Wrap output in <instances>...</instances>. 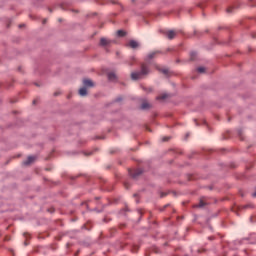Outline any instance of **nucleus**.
<instances>
[{
	"instance_id": "f257e3e1",
	"label": "nucleus",
	"mask_w": 256,
	"mask_h": 256,
	"mask_svg": "<svg viewBox=\"0 0 256 256\" xmlns=\"http://www.w3.org/2000/svg\"><path fill=\"white\" fill-rule=\"evenodd\" d=\"M149 73H151V70L149 69V65L142 63L140 65V71L131 73V79L132 81H139V79H143L144 77H147Z\"/></svg>"
},
{
	"instance_id": "f03ea898",
	"label": "nucleus",
	"mask_w": 256,
	"mask_h": 256,
	"mask_svg": "<svg viewBox=\"0 0 256 256\" xmlns=\"http://www.w3.org/2000/svg\"><path fill=\"white\" fill-rule=\"evenodd\" d=\"M128 173L132 179H138L140 175H143V169L141 168H136V169H129Z\"/></svg>"
},
{
	"instance_id": "7ed1b4c3",
	"label": "nucleus",
	"mask_w": 256,
	"mask_h": 256,
	"mask_svg": "<svg viewBox=\"0 0 256 256\" xmlns=\"http://www.w3.org/2000/svg\"><path fill=\"white\" fill-rule=\"evenodd\" d=\"M112 43H115V40L101 38L99 45L100 47H111Z\"/></svg>"
},
{
	"instance_id": "20e7f679",
	"label": "nucleus",
	"mask_w": 256,
	"mask_h": 256,
	"mask_svg": "<svg viewBox=\"0 0 256 256\" xmlns=\"http://www.w3.org/2000/svg\"><path fill=\"white\" fill-rule=\"evenodd\" d=\"M163 34L165 35V37H167V39H169L170 41L175 39V37H177V32H175L174 30H169L166 32H163Z\"/></svg>"
},
{
	"instance_id": "39448f33",
	"label": "nucleus",
	"mask_w": 256,
	"mask_h": 256,
	"mask_svg": "<svg viewBox=\"0 0 256 256\" xmlns=\"http://www.w3.org/2000/svg\"><path fill=\"white\" fill-rule=\"evenodd\" d=\"M83 86L87 89V87L88 88L95 87V83H93L91 79L85 78L83 79Z\"/></svg>"
},
{
	"instance_id": "423d86ee",
	"label": "nucleus",
	"mask_w": 256,
	"mask_h": 256,
	"mask_svg": "<svg viewBox=\"0 0 256 256\" xmlns=\"http://www.w3.org/2000/svg\"><path fill=\"white\" fill-rule=\"evenodd\" d=\"M128 47H130V49H139V42L135 40H130L128 43Z\"/></svg>"
},
{
	"instance_id": "0eeeda50",
	"label": "nucleus",
	"mask_w": 256,
	"mask_h": 256,
	"mask_svg": "<svg viewBox=\"0 0 256 256\" xmlns=\"http://www.w3.org/2000/svg\"><path fill=\"white\" fill-rule=\"evenodd\" d=\"M207 205V202H205V197L200 198V201L198 204H195L194 207L202 209V207H205Z\"/></svg>"
},
{
	"instance_id": "6e6552de",
	"label": "nucleus",
	"mask_w": 256,
	"mask_h": 256,
	"mask_svg": "<svg viewBox=\"0 0 256 256\" xmlns=\"http://www.w3.org/2000/svg\"><path fill=\"white\" fill-rule=\"evenodd\" d=\"M35 156H28L27 160L23 162V165H31V163L35 162Z\"/></svg>"
},
{
	"instance_id": "1a4fd4ad",
	"label": "nucleus",
	"mask_w": 256,
	"mask_h": 256,
	"mask_svg": "<svg viewBox=\"0 0 256 256\" xmlns=\"http://www.w3.org/2000/svg\"><path fill=\"white\" fill-rule=\"evenodd\" d=\"M108 80L110 81H116L117 80V74L115 72H109L107 74Z\"/></svg>"
},
{
	"instance_id": "9d476101",
	"label": "nucleus",
	"mask_w": 256,
	"mask_h": 256,
	"mask_svg": "<svg viewBox=\"0 0 256 256\" xmlns=\"http://www.w3.org/2000/svg\"><path fill=\"white\" fill-rule=\"evenodd\" d=\"M79 96L87 97V88L85 86L79 89Z\"/></svg>"
},
{
	"instance_id": "9b49d317",
	"label": "nucleus",
	"mask_w": 256,
	"mask_h": 256,
	"mask_svg": "<svg viewBox=\"0 0 256 256\" xmlns=\"http://www.w3.org/2000/svg\"><path fill=\"white\" fill-rule=\"evenodd\" d=\"M167 97H169V95L162 94L160 96H157L156 99H157V101H165V99H167Z\"/></svg>"
},
{
	"instance_id": "f8f14e48",
	"label": "nucleus",
	"mask_w": 256,
	"mask_h": 256,
	"mask_svg": "<svg viewBox=\"0 0 256 256\" xmlns=\"http://www.w3.org/2000/svg\"><path fill=\"white\" fill-rule=\"evenodd\" d=\"M151 107V105L147 102H143L141 105V109L145 110V109H149Z\"/></svg>"
},
{
	"instance_id": "ddd939ff",
	"label": "nucleus",
	"mask_w": 256,
	"mask_h": 256,
	"mask_svg": "<svg viewBox=\"0 0 256 256\" xmlns=\"http://www.w3.org/2000/svg\"><path fill=\"white\" fill-rule=\"evenodd\" d=\"M117 35L119 37H125V35H127V32H125L124 30H118L117 31Z\"/></svg>"
},
{
	"instance_id": "4468645a",
	"label": "nucleus",
	"mask_w": 256,
	"mask_h": 256,
	"mask_svg": "<svg viewBox=\"0 0 256 256\" xmlns=\"http://www.w3.org/2000/svg\"><path fill=\"white\" fill-rule=\"evenodd\" d=\"M190 59H191L192 61H195V59H197V52H191V53H190Z\"/></svg>"
},
{
	"instance_id": "2eb2a0df",
	"label": "nucleus",
	"mask_w": 256,
	"mask_h": 256,
	"mask_svg": "<svg viewBox=\"0 0 256 256\" xmlns=\"http://www.w3.org/2000/svg\"><path fill=\"white\" fill-rule=\"evenodd\" d=\"M157 53H159V52H152V53H150V54H148V59H155V56L157 55Z\"/></svg>"
},
{
	"instance_id": "dca6fc26",
	"label": "nucleus",
	"mask_w": 256,
	"mask_h": 256,
	"mask_svg": "<svg viewBox=\"0 0 256 256\" xmlns=\"http://www.w3.org/2000/svg\"><path fill=\"white\" fill-rule=\"evenodd\" d=\"M160 73H163V75H169V69H159Z\"/></svg>"
},
{
	"instance_id": "f3484780",
	"label": "nucleus",
	"mask_w": 256,
	"mask_h": 256,
	"mask_svg": "<svg viewBox=\"0 0 256 256\" xmlns=\"http://www.w3.org/2000/svg\"><path fill=\"white\" fill-rule=\"evenodd\" d=\"M235 9V7H233V6H230V7H228L227 9H226V12L227 13H233V10Z\"/></svg>"
},
{
	"instance_id": "a211bd4d",
	"label": "nucleus",
	"mask_w": 256,
	"mask_h": 256,
	"mask_svg": "<svg viewBox=\"0 0 256 256\" xmlns=\"http://www.w3.org/2000/svg\"><path fill=\"white\" fill-rule=\"evenodd\" d=\"M197 72L198 73H205V67H198Z\"/></svg>"
},
{
	"instance_id": "6ab92c4d",
	"label": "nucleus",
	"mask_w": 256,
	"mask_h": 256,
	"mask_svg": "<svg viewBox=\"0 0 256 256\" xmlns=\"http://www.w3.org/2000/svg\"><path fill=\"white\" fill-rule=\"evenodd\" d=\"M121 101H123V98L119 96L114 100V103H121Z\"/></svg>"
},
{
	"instance_id": "aec40b11",
	"label": "nucleus",
	"mask_w": 256,
	"mask_h": 256,
	"mask_svg": "<svg viewBox=\"0 0 256 256\" xmlns=\"http://www.w3.org/2000/svg\"><path fill=\"white\" fill-rule=\"evenodd\" d=\"M143 90L146 91L147 93H152L153 88H145V87H143Z\"/></svg>"
},
{
	"instance_id": "412c9836",
	"label": "nucleus",
	"mask_w": 256,
	"mask_h": 256,
	"mask_svg": "<svg viewBox=\"0 0 256 256\" xmlns=\"http://www.w3.org/2000/svg\"><path fill=\"white\" fill-rule=\"evenodd\" d=\"M124 187H125V189H129V187H131V185H129L128 182H124Z\"/></svg>"
},
{
	"instance_id": "4be33fe9",
	"label": "nucleus",
	"mask_w": 256,
	"mask_h": 256,
	"mask_svg": "<svg viewBox=\"0 0 256 256\" xmlns=\"http://www.w3.org/2000/svg\"><path fill=\"white\" fill-rule=\"evenodd\" d=\"M170 204H166L164 207L160 208V211H165V209H167V207H169Z\"/></svg>"
},
{
	"instance_id": "5701e85b",
	"label": "nucleus",
	"mask_w": 256,
	"mask_h": 256,
	"mask_svg": "<svg viewBox=\"0 0 256 256\" xmlns=\"http://www.w3.org/2000/svg\"><path fill=\"white\" fill-rule=\"evenodd\" d=\"M169 139H170L169 137H164V138H162V141L166 142V141H169Z\"/></svg>"
},
{
	"instance_id": "b1692460",
	"label": "nucleus",
	"mask_w": 256,
	"mask_h": 256,
	"mask_svg": "<svg viewBox=\"0 0 256 256\" xmlns=\"http://www.w3.org/2000/svg\"><path fill=\"white\" fill-rule=\"evenodd\" d=\"M166 196H167V193H163V192H162V193L160 194V197H161V198L166 197Z\"/></svg>"
},
{
	"instance_id": "393cba45",
	"label": "nucleus",
	"mask_w": 256,
	"mask_h": 256,
	"mask_svg": "<svg viewBox=\"0 0 256 256\" xmlns=\"http://www.w3.org/2000/svg\"><path fill=\"white\" fill-rule=\"evenodd\" d=\"M23 27H25V24H20V25H19V28H20V29L23 28Z\"/></svg>"
},
{
	"instance_id": "a878e982",
	"label": "nucleus",
	"mask_w": 256,
	"mask_h": 256,
	"mask_svg": "<svg viewBox=\"0 0 256 256\" xmlns=\"http://www.w3.org/2000/svg\"><path fill=\"white\" fill-rule=\"evenodd\" d=\"M194 35L197 36L199 35V32H197V30L194 31Z\"/></svg>"
},
{
	"instance_id": "bb28decb",
	"label": "nucleus",
	"mask_w": 256,
	"mask_h": 256,
	"mask_svg": "<svg viewBox=\"0 0 256 256\" xmlns=\"http://www.w3.org/2000/svg\"><path fill=\"white\" fill-rule=\"evenodd\" d=\"M57 95H59V92L54 93V97H57Z\"/></svg>"
},
{
	"instance_id": "cd10ccee",
	"label": "nucleus",
	"mask_w": 256,
	"mask_h": 256,
	"mask_svg": "<svg viewBox=\"0 0 256 256\" xmlns=\"http://www.w3.org/2000/svg\"><path fill=\"white\" fill-rule=\"evenodd\" d=\"M49 12H50V13H53V10H52L51 8H49Z\"/></svg>"
},
{
	"instance_id": "c85d7f7f",
	"label": "nucleus",
	"mask_w": 256,
	"mask_h": 256,
	"mask_svg": "<svg viewBox=\"0 0 256 256\" xmlns=\"http://www.w3.org/2000/svg\"><path fill=\"white\" fill-rule=\"evenodd\" d=\"M47 23V20H43V24L45 25Z\"/></svg>"
},
{
	"instance_id": "c756f323",
	"label": "nucleus",
	"mask_w": 256,
	"mask_h": 256,
	"mask_svg": "<svg viewBox=\"0 0 256 256\" xmlns=\"http://www.w3.org/2000/svg\"><path fill=\"white\" fill-rule=\"evenodd\" d=\"M35 103H37V100H34V101H33V105H35Z\"/></svg>"
},
{
	"instance_id": "7c9ffc66",
	"label": "nucleus",
	"mask_w": 256,
	"mask_h": 256,
	"mask_svg": "<svg viewBox=\"0 0 256 256\" xmlns=\"http://www.w3.org/2000/svg\"><path fill=\"white\" fill-rule=\"evenodd\" d=\"M238 135H240V136H241V130H240V131H238Z\"/></svg>"
},
{
	"instance_id": "2f4dec72",
	"label": "nucleus",
	"mask_w": 256,
	"mask_h": 256,
	"mask_svg": "<svg viewBox=\"0 0 256 256\" xmlns=\"http://www.w3.org/2000/svg\"><path fill=\"white\" fill-rule=\"evenodd\" d=\"M61 9H65V7H63V4L61 5Z\"/></svg>"
},
{
	"instance_id": "473e14b6",
	"label": "nucleus",
	"mask_w": 256,
	"mask_h": 256,
	"mask_svg": "<svg viewBox=\"0 0 256 256\" xmlns=\"http://www.w3.org/2000/svg\"><path fill=\"white\" fill-rule=\"evenodd\" d=\"M252 37L255 39L256 35H255V34H253V35H252Z\"/></svg>"
},
{
	"instance_id": "72a5a7b5",
	"label": "nucleus",
	"mask_w": 256,
	"mask_h": 256,
	"mask_svg": "<svg viewBox=\"0 0 256 256\" xmlns=\"http://www.w3.org/2000/svg\"><path fill=\"white\" fill-rule=\"evenodd\" d=\"M194 121H195L196 125H199V124L197 123V120H194Z\"/></svg>"
},
{
	"instance_id": "f704fd0d",
	"label": "nucleus",
	"mask_w": 256,
	"mask_h": 256,
	"mask_svg": "<svg viewBox=\"0 0 256 256\" xmlns=\"http://www.w3.org/2000/svg\"><path fill=\"white\" fill-rule=\"evenodd\" d=\"M130 66H133V63H129Z\"/></svg>"
},
{
	"instance_id": "c9c22d12",
	"label": "nucleus",
	"mask_w": 256,
	"mask_h": 256,
	"mask_svg": "<svg viewBox=\"0 0 256 256\" xmlns=\"http://www.w3.org/2000/svg\"><path fill=\"white\" fill-rule=\"evenodd\" d=\"M247 207H249V205H246V206H245V209H247Z\"/></svg>"
},
{
	"instance_id": "e433bc0d",
	"label": "nucleus",
	"mask_w": 256,
	"mask_h": 256,
	"mask_svg": "<svg viewBox=\"0 0 256 256\" xmlns=\"http://www.w3.org/2000/svg\"><path fill=\"white\" fill-rule=\"evenodd\" d=\"M210 240H213V237H209Z\"/></svg>"
},
{
	"instance_id": "4c0bfd02",
	"label": "nucleus",
	"mask_w": 256,
	"mask_h": 256,
	"mask_svg": "<svg viewBox=\"0 0 256 256\" xmlns=\"http://www.w3.org/2000/svg\"><path fill=\"white\" fill-rule=\"evenodd\" d=\"M134 197H137V194H134Z\"/></svg>"
},
{
	"instance_id": "58836bf2",
	"label": "nucleus",
	"mask_w": 256,
	"mask_h": 256,
	"mask_svg": "<svg viewBox=\"0 0 256 256\" xmlns=\"http://www.w3.org/2000/svg\"><path fill=\"white\" fill-rule=\"evenodd\" d=\"M24 245H27V242H24Z\"/></svg>"
},
{
	"instance_id": "ea45409f",
	"label": "nucleus",
	"mask_w": 256,
	"mask_h": 256,
	"mask_svg": "<svg viewBox=\"0 0 256 256\" xmlns=\"http://www.w3.org/2000/svg\"><path fill=\"white\" fill-rule=\"evenodd\" d=\"M133 61H135V58H132Z\"/></svg>"
}]
</instances>
